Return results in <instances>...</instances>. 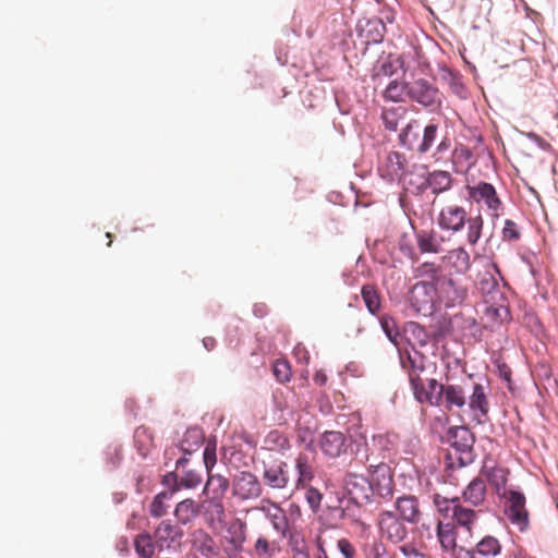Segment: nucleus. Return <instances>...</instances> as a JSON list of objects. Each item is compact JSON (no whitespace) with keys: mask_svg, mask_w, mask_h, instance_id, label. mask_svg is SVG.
Returning <instances> with one entry per match:
<instances>
[{"mask_svg":"<svg viewBox=\"0 0 558 558\" xmlns=\"http://www.w3.org/2000/svg\"><path fill=\"white\" fill-rule=\"evenodd\" d=\"M440 408L446 412L463 409L468 405L472 421L485 424L489 420L488 387L480 383L444 384Z\"/></svg>","mask_w":558,"mask_h":558,"instance_id":"f257e3e1","label":"nucleus"},{"mask_svg":"<svg viewBox=\"0 0 558 558\" xmlns=\"http://www.w3.org/2000/svg\"><path fill=\"white\" fill-rule=\"evenodd\" d=\"M422 269V276L434 281L438 306L454 307L464 303L469 290L463 280L446 274L442 266L435 262H429V266Z\"/></svg>","mask_w":558,"mask_h":558,"instance_id":"f03ea898","label":"nucleus"},{"mask_svg":"<svg viewBox=\"0 0 558 558\" xmlns=\"http://www.w3.org/2000/svg\"><path fill=\"white\" fill-rule=\"evenodd\" d=\"M437 225L445 231L458 233L466 226V241L471 246L477 244L482 236L484 228V219L482 215L468 217L464 207L457 204L444 206L437 217Z\"/></svg>","mask_w":558,"mask_h":558,"instance_id":"7ed1b4c3","label":"nucleus"},{"mask_svg":"<svg viewBox=\"0 0 558 558\" xmlns=\"http://www.w3.org/2000/svg\"><path fill=\"white\" fill-rule=\"evenodd\" d=\"M425 266H429V262H424L414 269V276L418 281L410 288L408 302L415 313L427 316L434 312L438 302L433 279L421 274Z\"/></svg>","mask_w":558,"mask_h":558,"instance_id":"20e7f679","label":"nucleus"},{"mask_svg":"<svg viewBox=\"0 0 558 558\" xmlns=\"http://www.w3.org/2000/svg\"><path fill=\"white\" fill-rule=\"evenodd\" d=\"M262 478L267 487L275 490H283L289 486L291 480L286 461L269 453L262 460Z\"/></svg>","mask_w":558,"mask_h":558,"instance_id":"39448f33","label":"nucleus"},{"mask_svg":"<svg viewBox=\"0 0 558 558\" xmlns=\"http://www.w3.org/2000/svg\"><path fill=\"white\" fill-rule=\"evenodd\" d=\"M500 498L505 500V515L510 523L520 532L526 531L530 524V514L524 494L520 490L509 489V492L502 493Z\"/></svg>","mask_w":558,"mask_h":558,"instance_id":"423d86ee","label":"nucleus"},{"mask_svg":"<svg viewBox=\"0 0 558 558\" xmlns=\"http://www.w3.org/2000/svg\"><path fill=\"white\" fill-rule=\"evenodd\" d=\"M408 99L422 107L435 111L441 107V93L425 78H417L409 83Z\"/></svg>","mask_w":558,"mask_h":558,"instance_id":"0eeeda50","label":"nucleus"},{"mask_svg":"<svg viewBox=\"0 0 558 558\" xmlns=\"http://www.w3.org/2000/svg\"><path fill=\"white\" fill-rule=\"evenodd\" d=\"M468 194L475 203H483L493 219H497L501 216L504 211V204L493 184L480 182L473 186L469 185Z\"/></svg>","mask_w":558,"mask_h":558,"instance_id":"6e6552de","label":"nucleus"},{"mask_svg":"<svg viewBox=\"0 0 558 558\" xmlns=\"http://www.w3.org/2000/svg\"><path fill=\"white\" fill-rule=\"evenodd\" d=\"M369 484L373 493L383 498L392 496L395 482L391 468L385 463H371L368 465Z\"/></svg>","mask_w":558,"mask_h":558,"instance_id":"1a4fd4ad","label":"nucleus"},{"mask_svg":"<svg viewBox=\"0 0 558 558\" xmlns=\"http://www.w3.org/2000/svg\"><path fill=\"white\" fill-rule=\"evenodd\" d=\"M377 527L383 538L395 544L402 542L408 535L404 522L391 510L378 514Z\"/></svg>","mask_w":558,"mask_h":558,"instance_id":"9d476101","label":"nucleus"},{"mask_svg":"<svg viewBox=\"0 0 558 558\" xmlns=\"http://www.w3.org/2000/svg\"><path fill=\"white\" fill-rule=\"evenodd\" d=\"M411 389L414 396V399L421 403L430 407L440 408L441 395L444 389V384H440L435 378H429L427 380L421 379L411 385Z\"/></svg>","mask_w":558,"mask_h":558,"instance_id":"9b49d317","label":"nucleus"},{"mask_svg":"<svg viewBox=\"0 0 558 558\" xmlns=\"http://www.w3.org/2000/svg\"><path fill=\"white\" fill-rule=\"evenodd\" d=\"M233 495L242 500L258 498L263 487L257 476L248 471H241L232 480Z\"/></svg>","mask_w":558,"mask_h":558,"instance_id":"f8f14e48","label":"nucleus"},{"mask_svg":"<svg viewBox=\"0 0 558 558\" xmlns=\"http://www.w3.org/2000/svg\"><path fill=\"white\" fill-rule=\"evenodd\" d=\"M408 160L399 151H389L379 165L381 178L389 182L401 181L407 173Z\"/></svg>","mask_w":558,"mask_h":558,"instance_id":"ddd939ff","label":"nucleus"},{"mask_svg":"<svg viewBox=\"0 0 558 558\" xmlns=\"http://www.w3.org/2000/svg\"><path fill=\"white\" fill-rule=\"evenodd\" d=\"M344 487L355 502L367 501L373 494L368 478L355 472H348L344 477Z\"/></svg>","mask_w":558,"mask_h":558,"instance_id":"4468645a","label":"nucleus"},{"mask_svg":"<svg viewBox=\"0 0 558 558\" xmlns=\"http://www.w3.org/2000/svg\"><path fill=\"white\" fill-rule=\"evenodd\" d=\"M154 539L157 548H170L173 544H179L183 536L182 529L171 523L170 520L161 521L154 531Z\"/></svg>","mask_w":558,"mask_h":558,"instance_id":"2eb2a0df","label":"nucleus"},{"mask_svg":"<svg viewBox=\"0 0 558 558\" xmlns=\"http://www.w3.org/2000/svg\"><path fill=\"white\" fill-rule=\"evenodd\" d=\"M185 464H187V460L185 458H181L177 461V469L182 468V472L180 474L170 473L169 476L174 477V485L171 487L172 493L178 492L181 488L193 489L197 487L203 482V475L201 469H185Z\"/></svg>","mask_w":558,"mask_h":558,"instance_id":"dca6fc26","label":"nucleus"},{"mask_svg":"<svg viewBox=\"0 0 558 558\" xmlns=\"http://www.w3.org/2000/svg\"><path fill=\"white\" fill-rule=\"evenodd\" d=\"M395 509L399 518L410 524L418 523L422 518L420 501L413 495L399 496L395 501Z\"/></svg>","mask_w":558,"mask_h":558,"instance_id":"f3484780","label":"nucleus"},{"mask_svg":"<svg viewBox=\"0 0 558 558\" xmlns=\"http://www.w3.org/2000/svg\"><path fill=\"white\" fill-rule=\"evenodd\" d=\"M400 363L408 373L410 386L415 384L416 379H423L421 374L425 369V356L421 352L417 350L400 352Z\"/></svg>","mask_w":558,"mask_h":558,"instance_id":"a211bd4d","label":"nucleus"},{"mask_svg":"<svg viewBox=\"0 0 558 558\" xmlns=\"http://www.w3.org/2000/svg\"><path fill=\"white\" fill-rule=\"evenodd\" d=\"M258 509L269 519L272 527L284 537L289 526L284 510L279 505L267 499L262 500Z\"/></svg>","mask_w":558,"mask_h":558,"instance_id":"6ab92c4d","label":"nucleus"},{"mask_svg":"<svg viewBox=\"0 0 558 558\" xmlns=\"http://www.w3.org/2000/svg\"><path fill=\"white\" fill-rule=\"evenodd\" d=\"M508 474V470L497 465H488L486 463L480 471V476L484 482L487 481L490 486L494 487L499 497L502 496V493L509 492V489L506 488Z\"/></svg>","mask_w":558,"mask_h":558,"instance_id":"aec40b11","label":"nucleus"},{"mask_svg":"<svg viewBox=\"0 0 558 558\" xmlns=\"http://www.w3.org/2000/svg\"><path fill=\"white\" fill-rule=\"evenodd\" d=\"M298 477L295 480V489L306 488L315 476L313 459L305 452H300L294 460Z\"/></svg>","mask_w":558,"mask_h":558,"instance_id":"412c9836","label":"nucleus"},{"mask_svg":"<svg viewBox=\"0 0 558 558\" xmlns=\"http://www.w3.org/2000/svg\"><path fill=\"white\" fill-rule=\"evenodd\" d=\"M320 448L329 458H337L345 451V437L340 432H325L320 439Z\"/></svg>","mask_w":558,"mask_h":558,"instance_id":"4be33fe9","label":"nucleus"},{"mask_svg":"<svg viewBox=\"0 0 558 558\" xmlns=\"http://www.w3.org/2000/svg\"><path fill=\"white\" fill-rule=\"evenodd\" d=\"M399 142L403 147L420 154L422 135L418 120L412 119L408 122L399 134Z\"/></svg>","mask_w":558,"mask_h":558,"instance_id":"5701e85b","label":"nucleus"},{"mask_svg":"<svg viewBox=\"0 0 558 558\" xmlns=\"http://www.w3.org/2000/svg\"><path fill=\"white\" fill-rule=\"evenodd\" d=\"M478 513L480 511H475L460 502L453 508V513L451 515L453 520L452 524L456 525V527H462L469 533H472L478 521Z\"/></svg>","mask_w":558,"mask_h":558,"instance_id":"b1692460","label":"nucleus"},{"mask_svg":"<svg viewBox=\"0 0 558 558\" xmlns=\"http://www.w3.org/2000/svg\"><path fill=\"white\" fill-rule=\"evenodd\" d=\"M449 439L451 446L458 451L469 452L472 450L475 438L470 428L464 426H457L449 432Z\"/></svg>","mask_w":558,"mask_h":558,"instance_id":"393cba45","label":"nucleus"},{"mask_svg":"<svg viewBox=\"0 0 558 558\" xmlns=\"http://www.w3.org/2000/svg\"><path fill=\"white\" fill-rule=\"evenodd\" d=\"M462 498L473 507H478L484 504L486 499V485L480 475L473 478L464 488Z\"/></svg>","mask_w":558,"mask_h":558,"instance_id":"a878e982","label":"nucleus"},{"mask_svg":"<svg viewBox=\"0 0 558 558\" xmlns=\"http://www.w3.org/2000/svg\"><path fill=\"white\" fill-rule=\"evenodd\" d=\"M415 240L421 253L438 254L442 251L441 239L433 230L415 232Z\"/></svg>","mask_w":558,"mask_h":558,"instance_id":"bb28decb","label":"nucleus"},{"mask_svg":"<svg viewBox=\"0 0 558 558\" xmlns=\"http://www.w3.org/2000/svg\"><path fill=\"white\" fill-rule=\"evenodd\" d=\"M456 525L452 523H442L441 521L437 524V537L439 541V544L441 548L445 551H452L454 553L457 550V532H456Z\"/></svg>","mask_w":558,"mask_h":558,"instance_id":"cd10ccee","label":"nucleus"},{"mask_svg":"<svg viewBox=\"0 0 558 558\" xmlns=\"http://www.w3.org/2000/svg\"><path fill=\"white\" fill-rule=\"evenodd\" d=\"M194 547L205 558H216L220 555V548L215 539L203 531L195 536Z\"/></svg>","mask_w":558,"mask_h":558,"instance_id":"c85d7f7f","label":"nucleus"},{"mask_svg":"<svg viewBox=\"0 0 558 558\" xmlns=\"http://www.w3.org/2000/svg\"><path fill=\"white\" fill-rule=\"evenodd\" d=\"M201 505L191 498L180 501L174 509V517L182 524L193 521L201 512Z\"/></svg>","mask_w":558,"mask_h":558,"instance_id":"c756f323","label":"nucleus"},{"mask_svg":"<svg viewBox=\"0 0 558 558\" xmlns=\"http://www.w3.org/2000/svg\"><path fill=\"white\" fill-rule=\"evenodd\" d=\"M279 553V544L275 541H269L264 535L257 537L252 549V556L254 558H275Z\"/></svg>","mask_w":558,"mask_h":558,"instance_id":"7c9ffc66","label":"nucleus"},{"mask_svg":"<svg viewBox=\"0 0 558 558\" xmlns=\"http://www.w3.org/2000/svg\"><path fill=\"white\" fill-rule=\"evenodd\" d=\"M445 258L448 259L458 274H465L471 267L470 254L464 247H457L449 251Z\"/></svg>","mask_w":558,"mask_h":558,"instance_id":"2f4dec72","label":"nucleus"},{"mask_svg":"<svg viewBox=\"0 0 558 558\" xmlns=\"http://www.w3.org/2000/svg\"><path fill=\"white\" fill-rule=\"evenodd\" d=\"M205 517L209 525L221 523L225 520L226 512L222 498L210 497L205 501Z\"/></svg>","mask_w":558,"mask_h":558,"instance_id":"473e14b6","label":"nucleus"},{"mask_svg":"<svg viewBox=\"0 0 558 558\" xmlns=\"http://www.w3.org/2000/svg\"><path fill=\"white\" fill-rule=\"evenodd\" d=\"M425 182L434 194H439L451 187L452 177L447 171L437 170L429 173Z\"/></svg>","mask_w":558,"mask_h":558,"instance_id":"72a5a7b5","label":"nucleus"},{"mask_svg":"<svg viewBox=\"0 0 558 558\" xmlns=\"http://www.w3.org/2000/svg\"><path fill=\"white\" fill-rule=\"evenodd\" d=\"M134 444L142 457H146L154 447V435L148 427L140 426L134 432Z\"/></svg>","mask_w":558,"mask_h":558,"instance_id":"f704fd0d","label":"nucleus"},{"mask_svg":"<svg viewBox=\"0 0 558 558\" xmlns=\"http://www.w3.org/2000/svg\"><path fill=\"white\" fill-rule=\"evenodd\" d=\"M404 332L407 341L411 344L412 350H416L415 345L424 347L428 343L429 336L427 331L417 323H409Z\"/></svg>","mask_w":558,"mask_h":558,"instance_id":"c9c22d12","label":"nucleus"},{"mask_svg":"<svg viewBox=\"0 0 558 558\" xmlns=\"http://www.w3.org/2000/svg\"><path fill=\"white\" fill-rule=\"evenodd\" d=\"M207 474L204 493H211V497L222 498L229 488L228 478L219 474H211V472H207Z\"/></svg>","mask_w":558,"mask_h":558,"instance_id":"e433bc0d","label":"nucleus"},{"mask_svg":"<svg viewBox=\"0 0 558 558\" xmlns=\"http://www.w3.org/2000/svg\"><path fill=\"white\" fill-rule=\"evenodd\" d=\"M204 442V434L201 428H189L181 440V449L185 453L196 451Z\"/></svg>","mask_w":558,"mask_h":558,"instance_id":"4c0bfd02","label":"nucleus"},{"mask_svg":"<svg viewBox=\"0 0 558 558\" xmlns=\"http://www.w3.org/2000/svg\"><path fill=\"white\" fill-rule=\"evenodd\" d=\"M473 550L476 556L496 557L501 553V544L496 537L487 535L476 544Z\"/></svg>","mask_w":558,"mask_h":558,"instance_id":"58836bf2","label":"nucleus"},{"mask_svg":"<svg viewBox=\"0 0 558 558\" xmlns=\"http://www.w3.org/2000/svg\"><path fill=\"white\" fill-rule=\"evenodd\" d=\"M173 494L172 488L157 494L149 505V514L154 518L166 515L169 508L168 501L171 500Z\"/></svg>","mask_w":558,"mask_h":558,"instance_id":"ea45409f","label":"nucleus"},{"mask_svg":"<svg viewBox=\"0 0 558 558\" xmlns=\"http://www.w3.org/2000/svg\"><path fill=\"white\" fill-rule=\"evenodd\" d=\"M409 83L391 81L384 90V98L393 102H403L408 99Z\"/></svg>","mask_w":558,"mask_h":558,"instance_id":"a19ab883","label":"nucleus"},{"mask_svg":"<svg viewBox=\"0 0 558 558\" xmlns=\"http://www.w3.org/2000/svg\"><path fill=\"white\" fill-rule=\"evenodd\" d=\"M264 442L269 451H284L290 448V440L287 435L277 429L270 430Z\"/></svg>","mask_w":558,"mask_h":558,"instance_id":"79ce46f5","label":"nucleus"},{"mask_svg":"<svg viewBox=\"0 0 558 558\" xmlns=\"http://www.w3.org/2000/svg\"><path fill=\"white\" fill-rule=\"evenodd\" d=\"M439 125L432 120L424 129L422 133V143L420 145V154L424 155L430 150L435 145L438 137Z\"/></svg>","mask_w":558,"mask_h":558,"instance_id":"37998d69","label":"nucleus"},{"mask_svg":"<svg viewBox=\"0 0 558 558\" xmlns=\"http://www.w3.org/2000/svg\"><path fill=\"white\" fill-rule=\"evenodd\" d=\"M361 294L369 313H378L381 307V300L377 289L374 286L366 284L363 286Z\"/></svg>","mask_w":558,"mask_h":558,"instance_id":"c03bdc74","label":"nucleus"},{"mask_svg":"<svg viewBox=\"0 0 558 558\" xmlns=\"http://www.w3.org/2000/svg\"><path fill=\"white\" fill-rule=\"evenodd\" d=\"M134 545L136 553L143 558H151L155 547H157L154 536L149 535L148 533H142L137 535Z\"/></svg>","mask_w":558,"mask_h":558,"instance_id":"a18cd8bd","label":"nucleus"},{"mask_svg":"<svg viewBox=\"0 0 558 558\" xmlns=\"http://www.w3.org/2000/svg\"><path fill=\"white\" fill-rule=\"evenodd\" d=\"M433 502L439 513L445 517H451L454 506L459 505L461 499L459 497L448 499L440 494H435L433 497Z\"/></svg>","mask_w":558,"mask_h":558,"instance_id":"49530a36","label":"nucleus"},{"mask_svg":"<svg viewBox=\"0 0 558 558\" xmlns=\"http://www.w3.org/2000/svg\"><path fill=\"white\" fill-rule=\"evenodd\" d=\"M404 113L405 110L401 108L385 109L381 113V119L386 129L389 131H396Z\"/></svg>","mask_w":558,"mask_h":558,"instance_id":"de8ad7c7","label":"nucleus"},{"mask_svg":"<svg viewBox=\"0 0 558 558\" xmlns=\"http://www.w3.org/2000/svg\"><path fill=\"white\" fill-rule=\"evenodd\" d=\"M380 325L383 330L385 331L388 339L396 345L400 347L402 336L399 332L396 322L390 317H383L380 319Z\"/></svg>","mask_w":558,"mask_h":558,"instance_id":"09e8293b","label":"nucleus"},{"mask_svg":"<svg viewBox=\"0 0 558 558\" xmlns=\"http://www.w3.org/2000/svg\"><path fill=\"white\" fill-rule=\"evenodd\" d=\"M272 372L277 380L280 383L289 381L292 375L290 364L286 360H277L274 363Z\"/></svg>","mask_w":558,"mask_h":558,"instance_id":"8fccbe9b","label":"nucleus"},{"mask_svg":"<svg viewBox=\"0 0 558 558\" xmlns=\"http://www.w3.org/2000/svg\"><path fill=\"white\" fill-rule=\"evenodd\" d=\"M228 537H234L241 542L246 541V523L240 519L232 521L228 527Z\"/></svg>","mask_w":558,"mask_h":558,"instance_id":"3c124183","label":"nucleus"},{"mask_svg":"<svg viewBox=\"0 0 558 558\" xmlns=\"http://www.w3.org/2000/svg\"><path fill=\"white\" fill-rule=\"evenodd\" d=\"M223 545V551L227 555L228 558H231V556H239V554L243 550L244 542H241L240 539H234V537H228L225 536L222 539Z\"/></svg>","mask_w":558,"mask_h":558,"instance_id":"603ef678","label":"nucleus"},{"mask_svg":"<svg viewBox=\"0 0 558 558\" xmlns=\"http://www.w3.org/2000/svg\"><path fill=\"white\" fill-rule=\"evenodd\" d=\"M485 315L488 319L501 323L504 320H507L509 317V311L507 307L500 305V306H487L485 310Z\"/></svg>","mask_w":558,"mask_h":558,"instance_id":"864d4df0","label":"nucleus"},{"mask_svg":"<svg viewBox=\"0 0 558 558\" xmlns=\"http://www.w3.org/2000/svg\"><path fill=\"white\" fill-rule=\"evenodd\" d=\"M305 489H306V492H305V499H306L310 508L314 512H316L319 509V507H320L323 495H322V493L317 488H314V487H312L310 485Z\"/></svg>","mask_w":558,"mask_h":558,"instance_id":"5fc2aeb1","label":"nucleus"},{"mask_svg":"<svg viewBox=\"0 0 558 558\" xmlns=\"http://www.w3.org/2000/svg\"><path fill=\"white\" fill-rule=\"evenodd\" d=\"M217 462L216 444L207 442L204 450V464L207 472H211Z\"/></svg>","mask_w":558,"mask_h":558,"instance_id":"6e6d98bb","label":"nucleus"},{"mask_svg":"<svg viewBox=\"0 0 558 558\" xmlns=\"http://www.w3.org/2000/svg\"><path fill=\"white\" fill-rule=\"evenodd\" d=\"M520 235L521 234L517 223L510 219H507L502 229V239L505 241H518Z\"/></svg>","mask_w":558,"mask_h":558,"instance_id":"4d7b16f0","label":"nucleus"},{"mask_svg":"<svg viewBox=\"0 0 558 558\" xmlns=\"http://www.w3.org/2000/svg\"><path fill=\"white\" fill-rule=\"evenodd\" d=\"M363 451H364V453L362 454L361 449L357 450L355 458L350 463L351 468H354L355 464L360 463V464H364L366 466V469L368 470V465L371 463H379L380 462L373 454H368V452H367L368 449L366 447L363 449Z\"/></svg>","mask_w":558,"mask_h":558,"instance_id":"13d9d810","label":"nucleus"},{"mask_svg":"<svg viewBox=\"0 0 558 558\" xmlns=\"http://www.w3.org/2000/svg\"><path fill=\"white\" fill-rule=\"evenodd\" d=\"M488 277H483L480 281V288L483 293L490 294L493 291L498 289V282L489 270L486 271Z\"/></svg>","mask_w":558,"mask_h":558,"instance_id":"bf43d9fd","label":"nucleus"},{"mask_svg":"<svg viewBox=\"0 0 558 558\" xmlns=\"http://www.w3.org/2000/svg\"><path fill=\"white\" fill-rule=\"evenodd\" d=\"M401 58H397L396 60H387L380 65V73L386 76H391L397 72V66L402 65Z\"/></svg>","mask_w":558,"mask_h":558,"instance_id":"052dcab7","label":"nucleus"},{"mask_svg":"<svg viewBox=\"0 0 558 558\" xmlns=\"http://www.w3.org/2000/svg\"><path fill=\"white\" fill-rule=\"evenodd\" d=\"M339 551L343 555L344 558H354L355 557V548L347 538H341L337 543Z\"/></svg>","mask_w":558,"mask_h":558,"instance_id":"680f3d73","label":"nucleus"},{"mask_svg":"<svg viewBox=\"0 0 558 558\" xmlns=\"http://www.w3.org/2000/svg\"><path fill=\"white\" fill-rule=\"evenodd\" d=\"M400 549L407 558H425L424 555L418 553L414 547L402 546Z\"/></svg>","mask_w":558,"mask_h":558,"instance_id":"e2e57ef3","label":"nucleus"},{"mask_svg":"<svg viewBox=\"0 0 558 558\" xmlns=\"http://www.w3.org/2000/svg\"><path fill=\"white\" fill-rule=\"evenodd\" d=\"M454 558H476L475 551L472 549L459 548L453 553Z\"/></svg>","mask_w":558,"mask_h":558,"instance_id":"0e129e2a","label":"nucleus"},{"mask_svg":"<svg viewBox=\"0 0 558 558\" xmlns=\"http://www.w3.org/2000/svg\"><path fill=\"white\" fill-rule=\"evenodd\" d=\"M313 380L316 385L318 386H324L326 385L328 378H327V375L325 374L324 371H317L315 374H314V377H313Z\"/></svg>","mask_w":558,"mask_h":558,"instance_id":"69168bd1","label":"nucleus"},{"mask_svg":"<svg viewBox=\"0 0 558 558\" xmlns=\"http://www.w3.org/2000/svg\"><path fill=\"white\" fill-rule=\"evenodd\" d=\"M316 545H317V557L316 558H328V555L324 547V539L320 536H318L316 538Z\"/></svg>","mask_w":558,"mask_h":558,"instance_id":"338daca9","label":"nucleus"},{"mask_svg":"<svg viewBox=\"0 0 558 558\" xmlns=\"http://www.w3.org/2000/svg\"><path fill=\"white\" fill-rule=\"evenodd\" d=\"M449 147H450V142H449L448 137H446V136H445V137L439 142V144L437 145V147H436V151H437L438 154H442V153L447 151V150L449 149Z\"/></svg>","mask_w":558,"mask_h":558,"instance_id":"774afa93","label":"nucleus"}]
</instances>
